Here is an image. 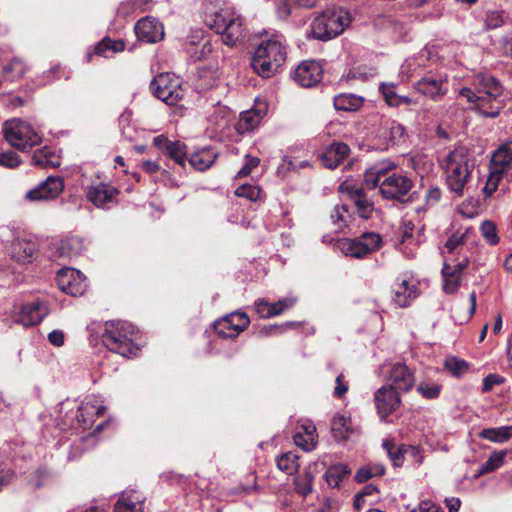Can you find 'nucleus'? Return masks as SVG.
<instances>
[{"mask_svg": "<svg viewBox=\"0 0 512 512\" xmlns=\"http://www.w3.org/2000/svg\"><path fill=\"white\" fill-rule=\"evenodd\" d=\"M445 184L455 197H462L468 189L475 168V159L465 146H456L440 161Z\"/></svg>", "mask_w": 512, "mask_h": 512, "instance_id": "1", "label": "nucleus"}, {"mask_svg": "<svg viewBox=\"0 0 512 512\" xmlns=\"http://www.w3.org/2000/svg\"><path fill=\"white\" fill-rule=\"evenodd\" d=\"M136 330L127 321L113 320L104 323L102 342L111 352L123 357L135 356L139 347L134 342Z\"/></svg>", "mask_w": 512, "mask_h": 512, "instance_id": "2", "label": "nucleus"}, {"mask_svg": "<svg viewBox=\"0 0 512 512\" xmlns=\"http://www.w3.org/2000/svg\"><path fill=\"white\" fill-rule=\"evenodd\" d=\"M286 60V49L278 36L263 40L254 52L251 67L263 78L274 75Z\"/></svg>", "mask_w": 512, "mask_h": 512, "instance_id": "3", "label": "nucleus"}, {"mask_svg": "<svg viewBox=\"0 0 512 512\" xmlns=\"http://www.w3.org/2000/svg\"><path fill=\"white\" fill-rule=\"evenodd\" d=\"M204 22L207 27L221 35L223 43L227 46H234L244 38V19L232 8L208 14Z\"/></svg>", "mask_w": 512, "mask_h": 512, "instance_id": "4", "label": "nucleus"}, {"mask_svg": "<svg viewBox=\"0 0 512 512\" xmlns=\"http://www.w3.org/2000/svg\"><path fill=\"white\" fill-rule=\"evenodd\" d=\"M351 21L348 11L327 9L311 23V34L315 39L330 40L341 34Z\"/></svg>", "mask_w": 512, "mask_h": 512, "instance_id": "5", "label": "nucleus"}, {"mask_svg": "<svg viewBox=\"0 0 512 512\" xmlns=\"http://www.w3.org/2000/svg\"><path fill=\"white\" fill-rule=\"evenodd\" d=\"M5 140L13 147L21 151L31 149L42 142V137L30 124L21 119H10L3 124Z\"/></svg>", "mask_w": 512, "mask_h": 512, "instance_id": "6", "label": "nucleus"}, {"mask_svg": "<svg viewBox=\"0 0 512 512\" xmlns=\"http://www.w3.org/2000/svg\"><path fill=\"white\" fill-rule=\"evenodd\" d=\"M381 246L382 238L375 232H365L356 238H346L338 242L343 254L357 259L379 250Z\"/></svg>", "mask_w": 512, "mask_h": 512, "instance_id": "7", "label": "nucleus"}, {"mask_svg": "<svg viewBox=\"0 0 512 512\" xmlns=\"http://www.w3.org/2000/svg\"><path fill=\"white\" fill-rule=\"evenodd\" d=\"M150 90L155 97L171 106L177 105L184 97L179 78L170 73H161L154 77Z\"/></svg>", "mask_w": 512, "mask_h": 512, "instance_id": "8", "label": "nucleus"}, {"mask_svg": "<svg viewBox=\"0 0 512 512\" xmlns=\"http://www.w3.org/2000/svg\"><path fill=\"white\" fill-rule=\"evenodd\" d=\"M384 199L402 202L413 187V181L405 174L393 172L378 184Z\"/></svg>", "mask_w": 512, "mask_h": 512, "instance_id": "9", "label": "nucleus"}, {"mask_svg": "<svg viewBox=\"0 0 512 512\" xmlns=\"http://www.w3.org/2000/svg\"><path fill=\"white\" fill-rule=\"evenodd\" d=\"M249 323L248 315L237 311L215 321L214 330L223 339H234L249 326Z\"/></svg>", "mask_w": 512, "mask_h": 512, "instance_id": "10", "label": "nucleus"}, {"mask_svg": "<svg viewBox=\"0 0 512 512\" xmlns=\"http://www.w3.org/2000/svg\"><path fill=\"white\" fill-rule=\"evenodd\" d=\"M339 191L345 194L348 199L354 204L357 214L364 219H369L375 210L374 203L371 201L363 188L347 181L339 186Z\"/></svg>", "mask_w": 512, "mask_h": 512, "instance_id": "11", "label": "nucleus"}, {"mask_svg": "<svg viewBox=\"0 0 512 512\" xmlns=\"http://www.w3.org/2000/svg\"><path fill=\"white\" fill-rule=\"evenodd\" d=\"M56 282L62 292L71 296L82 295L87 287L80 271L71 268L61 269L56 275Z\"/></svg>", "mask_w": 512, "mask_h": 512, "instance_id": "12", "label": "nucleus"}, {"mask_svg": "<svg viewBox=\"0 0 512 512\" xmlns=\"http://www.w3.org/2000/svg\"><path fill=\"white\" fill-rule=\"evenodd\" d=\"M387 385L398 392H408L415 384L414 373L404 363H395L387 377Z\"/></svg>", "mask_w": 512, "mask_h": 512, "instance_id": "13", "label": "nucleus"}, {"mask_svg": "<svg viewBox=\"0 0 512 512\" xmlns=\"http://www.w3.org/2000/svg\"><path fill=\"white\" fill-rule=\"evenodd\" d=\"M64 190L61 177L49 176L37 187L27 192L26 198L30 201L51 200L57 198Z\"/></svg>", "mask_w": 512, "mask_h": 512, "instance_id": "14", "label": "nucleus"}, {"mask_svg": "<svg viewBox=\"0 0 512 512\" xmlns=\"http://www.w3.org/2000/svg\"><path fill=\"white\" fill-rule=\"evenodd\" d=\"M49 313L45 302L33 301L23 304L15 319V322L30 327L39 324Z\"/></svg>", "mask_w": 512, "mask_h": 512, "instance_id": "15", "label": "nucleus"}, {"mask_svg": "<svg viewBox=\"0 0 512 512\" xmlns=\"http://www.w3.org/2000/svg\"><path fill=\"white\" fill-rule=\"evenodd\" d=\"M378 414L382 419L391 415L399 408L401 399L399 393L386 385L379 388L374 396Z\"/></svg>", "mask_w": 512, "mask_h": 512, "instance_id": "16", "label": "nucleus"}, {"mask_svg": "<svg viewBox=\"0 0 512 512\" xmlns=\"http://www.w3.org/2000/svg\"><path fill=\"white\" fill-rule=\"evenodd\" d=\"M135 33L140 41L155 43L163 39V25L153 17L140 19L135 25Z\"/></svg>", "mask_w": 512, "mask_h": 512, "instance_id": "17", "label": "nucleus"}, {"mask_svg": "<svg viewBox=\"0 0 512 512\" xmlns=\"http://www.w3.org/2000/svg\"><path fill=\"white\" fill-rule=\"evenodd\" d=\"M446 79L427 75L415 83V89L422 95L437 101L447 93Z\"/></svg>", "mask_w": 512, "mask_h": 512, "instance_id": "18", "label": "nucleus"}, {"mask_svg": "<svg viewBox=\"0 0 512 512\" xmlns=\"http://www.w3.org/2000/svg\"><path fill=\"white\" fill-rule=\"evenodd\" d=\"M153 144L178 165H185L187 147L183 142L170 141L166 136L159 135L153 139Z\"/></svg>", "mask_w": 512, "mask_h": 512, "instance_id": "19", "label": "nucleus"}, {"mask_svg": "<svg viewBox=\"0 0 512 512\" xmlns=\"http://www.w3.org/2000/svg\"><path fill=\"white\" fill-rule=\"evenodd\" d=\"M322 74L323 69L319 62L303 61L295 70V80L303 87H311L321 80Z\"/></svg>", "mask_w": 512, "mask_h": 512, "instance_id": "20", "label": "nucleus"}, {"mask_svg": "<svg viewBox=\"0 0 512 512\" xmlns=\"http://www.w3.org/2000/svg\"><path fill=\"white\" fill-rule=\"evenodd\" d=\"M118 193V190L114 186L99 183L89 186L86 191V196L96 207L101 208L112 203Z\"/></svg>", "mask_w": 512, "mask_h": 512, "instance_id": "21", "label": "nucleus"}, {"mask_svg": "<svg viewBox=\"0 0 512 512\" xmlns=\"http://www.w3.org/2000/svg\"><path fill=\"white\" fill-rule=\"evenodd\" d=\"M37 245L35 242L16 237L10 246L11 257L19 263L26 264L31 263L37 253Z\"/></svg>", "mask_w": 512, "mask_h": 512, "instance_id": "22", "label": "nucleus"}, {"mask_svg": "<svg viewBox=\"0 0 512 512\" xmlns=\"http://www.w3.org/2000/svg\"><path fill=\"white\" fill-rule=\"evenodd\" d=\"M393 302L401 308H406L417 297V287L406 279H396L392 286Z\"/></svg>", "mask_w": 512, "mask_h": 512, "instance_id": "23", "label": "nucleus"}, {"mask_svg": "<svg viewBox=\"0 0 512 512\" xmlns=\"http://www.w3.org/2000/svg\"><path fill=\"white\" fill-rule=\"evenodd\" d=\"M475 90L481 95H489L492 97H501L504 88L501 82L488 73H479L474 77L473 81Z\"/></svg>", "mask_w": 512, "mask_h": 512, "instance_id": "24", "label": "nucleus"}, {"mask_svg": "<svg viewBox=\"0 0 512 512\" xmlns=\"http://www.w3.org/2000/svg\"><path fill=\"white\" fill-rule=\"evenodd\" d=\"M350 148L343 142H334L322 153L320 159L323 166L334 169L349 155Z\"/></svg>", "mask_w": 512, "mask_h": 512, "instance_id": "25", "label": "nucleus"}, {"mask_svg": "<svg viewBox=\"0 0 512 512\" xmlns=\"http://www.w3.org/2000/svg\"><path fill=\"white\" fill-rule=\"evenodd\" d=\"M114 512H144V497L140 492L123 493L114 506Z\"/></svg>", "mask_w": 512, "mask_h": 512, "instance_id": "26", "label": "nucleus"}, {"mask_svg": "<svg viewBox=\"0 0 512 512\" xmlns=\"http://www.w3.org/2000/svg\"><path fill=\"white\" fill-rule=\"evenodd\" d=\"M266 113V107L254 108L248 111H244L240 114V118L235 125L238 133L244 134L253 131L261 123Z\"/></svg>", "mask_w": 512, "mask_h": 512, "instance_id": "27", "label": "nucleus"}, {"mask_svg": "<svg viewBox=\"0 0 512 512\" xmlns=\"http://www.w3.org/2000/svg\"><path fill=\"white\" fill-rule=\"evenodd\" d=\"M32 163L34 166L47 169L57 168L61 165L60 155L51 147L44 146L34 151L32 155Z\"/></svg>", "mask_w": 512, "mask_h": 512, "instance_id": "28", "label": "nucleus"}, {"mask_svg": "<svg viewBox=\"0 0 512 512\" xmlns=\"http://www.w3.org/2000/svg\"><path fill=\"white\" fill-rule=\"evenodd\" d=\"M512 165V141L498 148L490 161L489 167L502 173H507Z\"/></svg>", "mask_w": 512, "mask_h": 512, "instance_id": "29", "label": "nucleus"}, {"mask_svg": "<svg viewBox=\"0 0 512 512\" xmlns=\"http://www.w3.org/2000/svg\"><path fill=\"white\" fill-rule=\"evenodd\" d=\"M395 168L396 164L390 161L376 164L365 172L364 181L370 189H374L384 177L391 175L390 172Z\"/></svg>", "mask_w": 512, "mask_h": 512, "instance_id": "30", "label": "nucleus"}, {"mask_svg": "<svg viewBox=\"0 0 512 512\" xmlns=\"http://www.w3.org/2000/svg\"><path fill=\"white\" fill-rule=\"evenodd\" d=\"M504 108V103L500 97H492L489 95H480L478 104H476V112L487 118H496Z\"/></svg>", "mask_w": 512, "mask_h": 512, "instance_id": "31", "label": "nucleus"}, {"mask_svg": "<svg viewBox=\"0 0 512 512\" xmlns=\"http://www.w3.org/2000/svg\"><path fill=\"white\" fill-rule=\"evenodd\" d=\"M379 90L381 91L385 102L390 107H400L402 105H412L416 103L408 96L398 95L396 93V86L393 83H381Z\"/></svg>", "mask_w": 512, "mask_h": 512, "instance_id": "32", "label": "nucleus"}, {"mask_svg": "<svg viewBox=\"0 0 512 512\" xmlns=\"http://www.w3.org/2000/svg\"><path fill=\"white\" fill-rule=\"evenodd\" d=\"M218 157V153L212 148H204L193 153L189 158L190 165L198 171L210 168Z\"/></svg>", "mask_w": 512, "mask_h": 512, "instance_id": "33", "label": "nucleus"}, {"mask_svg": "<svg viewBox=\"0 0 512 512\" xmlns=\"http://www.w3.org/2000/svg\"><path fill=\"white\" fill-rule=\"evenodd\" d=\"M331 431L337 440H347L349 435L354 433L355 429L352 426V420L345 415H336L331 421Z\"/></svg>", "mask_w": 512, "mask_h": 512, "instance_id": "34", "label": "nucleus"}, {"mask_svg": "<svg viewBox=\"0 0 512 512\" xmlns=\"http://www.w3.org/2000/svg\"><path fill=\"white\" fill-rule=\"evenodd\" d=\"M84 248L83 239L72 235L61 240L58 246V252L62 257L74 258L79 256L84 251Z\"/></svg>", "mask_w": 512, "mask_h": 512, "instance_id": "35", "label": "nucleus"}, {"mask_svg": "<svg viewBox=\"0 0 512 512\" xmlns=\"http://www.w3.org/2000/svg\"><path fill=\"white\" fill-rule=\"evenodd\" d=\"M364 99L354 94H340L334 97L333 103L336 110L356 111L362 107Z\"/></svg>", "mask_w": 512, "mask_h": 512, "instance_id": "36", "label": "nucleus"}, {"mask_svg": "<svg viewBox=\"0 0 512 512\" xmlns=\"http://www.w3.org/2000/svg\"><path fill=\"white\" fill-rule=\"evenodd\" d=\"M315 476L309 469H305L301 474L294 478V490L303 498H306L313 492V482Z\"/></svg>", "mask_w": 512, "mask_h": 512, "instance_id": "37", "label": "nucleus"}, {"mask_svg": "<svg viewBox=\"0 0 512 512\" xmlns=\"http://www.w3.org/2000/svg\"><path fill=\"white\" fill-rule=\"evenodd\" d=\"M103 407H96L89 402L82 403L78 408L76 419L83 428L89 427L93 422L95 416L102 413Z\"/></svg>", "mask_w": 512, "mask_h": 512, "instance_id": "38", "label": "nucleus"}, {"mask_svg": "<svg viewBox=\"0 0 512 512\" xmlns=\"http://www.w3.org/2000/svg\"><path fill=\"white\" fill-rule=\"evenodd\" d=\"M125 49L123 40H113L109 37L102 39L95 47V53L103 57H110L114 53L122 52Z\"/></svg>", "mask_w": 512, "mask_h": 512, "instance_id": "39", "label": "nucleus"}, {"mask_svg": "<svg viewBox=\"0 0 512 512\" xmlns=\"http://www.w3.org/2000/svg\"><path fill=\"white\" fill-rule=\"evenodd\" d=\"M443 276V290L447 294L455 293L461 284V276L457 274L456 270H451V265L445 263L442 268Z\"/></svg>", "mask_w": 512, "mask_h": 512, "instance_id": "40", "label": "nucleus"}, {"mask_svg": "<svg viewBox=\"0 0 512 512\" xmlns=\"http://www.w3.org/2000/svg\"><path fill=\"white\" fill-rule=\"evenodd\" d=\"M383 133L389 143L393 145L404 142L407 136L405 127L396 121L385 122Z\"/></svg>", "mask_w": 512, "mask_h": 512, "instance_id": "41", "label": "nucleus"}, {"mask_svg": "<svg viewBox=\"0 0 512 512\" xmlns=\"http://www.w3.org/2000/svg\"><path fill=\"white\" fill-rule=\"evenodd\" d=\"M480 437L497 443L506 442L512 437V426L483 429Z\"/></svg>", "mask_w": 512, "mask_h": 512, "instance_id": "42", "label": "nucleus"}, {"mask_svg": "<svg viewBox=\"0 0 512 512\" xmlns=\"http://www.w3.org/2000/svg\"><path fill=\"white\" fill-rule=\"evenodd\" d=\"M298 459L297 454L286 452L277 457L276 464L279 470L285 472L287 475H292L299 468Z\"/></svg>", "mask_w": 512, "mask_h": 512, "instance_id": "43", "label": "nucleus"}, {"mask_svg": "<svg viewBox=\"0 0 512 512\" xmlns=\"http://www.w3.org/2000/svg\"><path fill=\"white\" fill-rule=\"evenodd\" d=\"M388 457L395 467H400L405 459V445L396 446L391 440L385 439L382 443Z\"/></svg>", "mask_w": 512, "mask_h": 512, "instance_id": "44", "label": "nucleus"}, {"mask_svg": "<svg viewBox=\"0 0 512 512\" xmlns=\"http://www.w3.org/2000/svg\"><path fill=\"white\" fill-rule=\"evenodd\" d=\"M480 95L476 90H472L468 87H463L459 90L456 100L460 105H465L466 109L476 112V104Z\"/></svg>", "mask_w": 512, "mask_h": 512, "instance_id": "45", "label": "nucleus"}, {"mask_svg": "<svg viewBox=\"0 0 512 512\" xmlns=\"http://www.w3.org/2000/svg\"><path fill=\"white\" fill-rule=\"evenodd\" d=\"M385 473V467L383 464H369L367 466L361 467L356 475L355 479L362 483L371 479L372 477L382 476Z\"/></svg>", "mask_w": 512, "mask_h": 512, "instance_id": "46", "label": "nucleus"}, {"mask_svg": "<svg viewBox=\"0 0 512 512\" xmlns=\"http://www.w3.org/2000/svg\"><path fill=\"white\" fill-rule=\"evenodd\" d=\"M503 176L504 173L489 167V174L486 180V184L483 188V193L486 198L491 197L497 191Z\"/></svg>", "mask_w": 512, "mask_h": 512, "instance_id": "47", "label": "nucleus"}, {"mask_svg": "<svg viewBox=\"0 0 512 512\" xmlns=\"http://www.w3.org/2000/svg\"><path fill=\"white\" fill-rule=\"evenodd\" d=\"M379 493V489L374 484L365 485L360 492L355 495L354 507L360 510L368 501V498L376 497Z\"/></svg>", "mask_w": 512, "mask_h": 512, "instance_id": "48", "label": "nucleus"}, {"mask_svg": "<svg viewBox=\"0 0 512 512\" xmlns=\"http://www.w3.org/2000/svg\"><path fill=\"white\" fill-rule=\"evenodd\" d=\"M349 474V471L347 470L346 466L343 465H336L333 467H330L327 472L325 473V478L327 483L331 487H336L338 484Z\"/></svg>", "mask_w": 512, "mask_h": 512, "instance_id": "49", "label": "nucleus"}, {"mask_svg": "<svg viewBox=\"0 0 512 512\" xmlns=\"http://www.w3.org/2000/svg\"><path fill=\"white\" fill-rule=\"evenodd\" d=\"M507 16L503 11L490 10L485 15V29L492 30L501 27L505 24Z\"/></svg>", "mask_w": 512, "mask_h": 512, "instance_id": "50", "label": "nucleus"}, {"mask_svg": "<svg viewBox=\"0 0 512 512\" xmlns=\"http://www.w3.org/2000/svg\"><path fill=\"white\" fill-rule=\"evenodd\" d=\"M444 368L448 370L453 376L460 377L469 369L466 361L456 357L447 358L444 362Z\"/></svg>", "mask_w": 512, "mask_h": 512, "instance_id": "51", "label": "nucleus"}, {"mask_svg": "<svg viewBox=\"0 0 512 512\" xmlns=\"http://www.w3.org/2000/svg\"><path fill=\"white\" fill-rule=\"evenodd\" d=\"M504 457L505 453L502 451L491 454L489 459L482 465L479 474H486L498 469L503 464Z\"/></svg>", "mask_w": 512, "mask_h": 512, "instance_id": "52", "label": "nucleus"}, {"mask_svg": "<svg viewBox=\"0 0 512 512\" xmlns=\"http://www.w3.org/2000/svg\"><path fill=\"white\" fill-rule=\"evenodd\" d=\"M442 386L435 383L420 382L417 391L426 399H436L439 397Z\"/></svg>", "mask_w": 512, "mask_h": 512, "instance_id": "53", "label": "nucleus"}, {"mask_svg": "<svg viewBox=\"0 0 512 512\" xmlns=\"http://www.w3.org/2000/svg\"><path fill=\"white\" fill-rule=\"evenodd\" d=\"M261 189L255 185L243 184L235 190V195L238 197L246 198L250 201L259 199Z\"/></svg>", "mask_w": 512, "mask_h": 512, "instance_id": "54", "label": "nucleus"}, {"mask_svg": "<svg viewBox=\"0 0 512 512\" xmlns=\"http://www.w3.org/2000/svg\"><path fill=\"white\" fill-rule=\"evenodd\" d=\"M481 233L484 239L490 245H496L499 242V237L497 235L496 225L491 221H484L480 227Z\"/></svg>", "mask_w": 512, "mask_h": 512, "instance_id": "55", "label": "nucleus"}, {"mask_svg": "<svg viewBox=\"0 0 512 512\" xmlns=\"http://www.w3.org/2000/svg\"><path fill=\"white\" fill-rule=\"evenodd\" d=\"M212 50V44L209 41H206L202 44L200 49L195 46H191L188 49V53L194 61H200L205 59L212 52Z\"/></svg>", "mask_w": 512, "mask_h": 512, "instance_id": "56", "label": "nucleus"}, {"mask_svg": "<svg viewBox=\"0 0 512 512\" xmlns=\"http://www.w3.org/2000/svg\"><path fill=\"white\" fill-rule=\"evenodd\" d=\"M346 214H348L347 205H336L331 213V220L338 228H342L347 225Z\"/></svg>", "mask_w": 512, "mask_h": 512, "instance_id": "57", "label": "nucleus"}, {"mask_svg": "<svg viewBox=\"0 0 512 512\" xmlns=\"http://www.w3.org/2000/svg\"><path fill=\"white\" fill-rule=\"evenodd\" d=\"M21 163L19 155L14 151L0 153V166L15 168Z\"/></svg>", "mask_w": 512, "mask_h": 512, "instance_id": "58", "label": "nucleus"}, {"mask_svg": "<svg viewBox=\"0 0 512 512\" xmlns=\"http://www.w3.org/2000/svg\"><path fill=\"white\" fill-rule=\"evenodd\" d=\"M297 302V298L294 296L284 297L277 302H273V313L275 316L282 314L284 311L292 308Z\"/></svg>", "mask_w": 512, "mask_h": 512, "instance_id": "59", "label": "nucleus"}, {"mask_svg": "<svg viewBox=\"0 0 512 512\" xmlns=\"http://www.w3.org/2000/svg\"><path fill=\"white\" fill-rule=\"evenodd\" d=\"M259 163L260 159L258 157L246 155L245 163L242 166V168L238 171L236 178H243L250 175L252 170L258 167Z\"/></svg>", "mask_w": 512, "mask_h": 512, "instance_id": "60", "label": "nucleus"}, {"mask_svg": "<svg viewBox=\"0 0 512 512\" xmlns=\"http://www.w3.org/2000/svg\"><path fill=\"white\" fill-rule=\"evenodd\" d=\"M293 438L295 444L305 451H310L315 447L316 440L310 436L304 435L302 431H298Z\"/></svg>", "mask_w": 512, "mask_h": 512, "instance_id": "61", "label": "nucleus"}, {"mask_svg": "<svg viewBox=\"0 0 512 512\" xmlns=\"http://www.w3.org/2000/svg\"><path fill=\"white\" fill-rule=\"evenodd\" d=\"M255 310L262 318H270L275 316L273 313V303L260 299L255 302Z\"/></svg>", "mask_w": 512, "mask_h": 512, "instance_id": "62", "label": "nucleus"}, {"mask_svg": "<svg viewBox=\"0 0 512 512\" xmlns=\"http://www.w3.org/2000/svg\"><path fill=\"white\" fill-rule=\"evenodd\" d=\"M504 382V378L499 374H489L483 380L482 391L489 392L495 385H500Z\"/></svg>", "mask_w": 512, "mask_h": 512, "instance_id": "63", "label": "nucleus"}, {"mask_svg": "<svg viewBox=\"0 0 512 512\" xmlns=\"http://www.w3.org/2000/svg\"><path fill=\"white\" fill-rule=\"evenodd\" d=\"M348 391V383L345 381L344 375L339 374L336 377V387L334 389V396L341 398Z\"/></svg>", "mask_w": 512, "mask_h": 512, "instance_id": "64", "label": "nucleus"}]
</instances>
